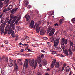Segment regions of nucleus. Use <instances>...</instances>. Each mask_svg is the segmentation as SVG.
<instances>
[{
    "instance_id": "obj_1",
    "label": "nucleus",
    "mask_w": 75,
    "mask_h": 75,
    "mask_svg": "<svg viewBox=\"0 0 75 75\" xmlns=\"http://www.w3.org/2000/svg\"><path fill=\"white\" fill-rule=\"evenodd\" d=\"M18 18V16H15L13 17L12 21H11V20L10 19L8 22V24L9 25L10 24V27H8L9 29L8 34H10L13 32V31L15 30V23L14 24H13L15 22V20H16Z\"/></svg>"
},
{
    "instance_id": "obj_2",
    "label": "nucleus",
    "mask_w": 75,
    "mask_h": 75,
    "mask_svg": "<svg viewBox=\"0 0 75 75\" xmlns=\"http://www.w3.org/2000/svg\"><path fill=\"white\" fill-rule=\"evenodd\" d=\"M29 64V65L31 66L32 68L34 67V69H35L37 67V62H35L34 63V60L33 59L30 62Z\"/></svg>"
},
{
    "instance_id": "obj_3",
    "label": "nucleus",
    "mask_w": 75,
    "mask_h": 75,
    "mask_svg": "<svg viewBox=\"0 0 75 75\" xmlns=\"http://www.w3.org/2000/svg\"><path fill=\"white\" fill-rule=\"evenodd\" d=\"M68 43V39H65L64 38H63L61 40V45L62 46L64 45V44L66 45Z\"/></svg>"
},
{
    "instance_id": "obj_4",
    "label": "nucleus",
    "mask_w": 75,
    "mask_h": 75,
    "mask_svg": "<svg viewBox=\"0 0 75 75\" xmlns=\"http://www.w3.org/2000/svg\"><path fill=\"white\" fill-rule=\"evenodd\" d=\"M39 23L37 25V24H35L34 26V28H35L36 27V30L37 31V33H39V31H40L41 28V27H39V26L40 25V22H39Z\"/></svg>"
},
{
    "instance_id": "obj_5",
    "label": "nucleus",
    "mask_w": 75,
    "mask_h": 75,
    "mask_svg": "<svg viewBox=\"0 0 75 75\" xmlns=\"http://www.w3.org/2000/svg\"><path fill=\"white\" fill-rule=\"evenodd\" d=\"M14 64V61L12 59H9V64L8 65L10 67H12Z\"/></svg>"
},
{
    "instance_id": "obj_6",
    "label": "nucleus",
    "mask_w": 75,
    "mask_h": 75,
    "mask_svg": "<svg viewBox=\"0 0 75 75\" xmlns=\"http://www.w3.org/2000/svg\"><path fill=\"white\" fill-rule=\"evenodd\" d=\"M54 45L55 47H57L58 45L59 44V39H56L54 42Z\"/></svg>"
},
{
    "instance_id": "obj_7",
    "label": "nucleus",
    "mask_w": 75,
    "mask_h": 75,
    "mask_svg": "<svg viewBox=\"0 0 75 75\" xmlns=\"http://www.w3.org/2000/svg\"><path fill=\"white\" fill-rule=\"evenodd\" d=\"M57 60H56V59H54L51 64V67L52 68H53L54 66H55V64Z\"/></svg>"
},
{
    "instance_id": "obj_8",
    "label": "nucleus",
    "mask_w": 75,
    "mask_h": 75,
    "mask_svg": "<svg viewBox=\"0 0 75 75\" xmlns=\"http://www.w3.org/2000/svg\"><path fill=\"white\" fill-rule=\"evenodd\" d=\"M24 67H25L26 68H27L28 67V59H26L25 62H24Z\"/></svg>"
},
{
    "instance_id": "obj_9",
    "label": "nucleus",
    "mask_w": 75,
    "mask_h": 75,
    "mask_svg": "<svg viewBox=\"0 0 75 75\" xmlns=\"http://www.w3.org/2000/svg\"><path fill=\"white\" fill-rule=\"evenodd\" d=\"M67 66V64L65 63L64 64V66L62 67V68L61 69L59 68V69L58 70V71H60L61 72H62L64 69H65V67H66Z\"/></svg>"
},
{
    "instance_id": "obj_10",
    "label": "nucleus",
    "mask_w": 75,
    "mask_h": 75,
    "mask_svg": "<svg viewBox=\"0 0 75 75\" xmlns=\"http://www.w3.org/2000/svg\"><path fill=\"white\" fill-rule=\"evenodd\" d=\"M41 56H39L37 57V59H36V61H38L39 64L41 63Z\"/></svg>"
},
{
    "instance_id": "obj_11",
    "label": "nucleus",
    "mask_w": 75,
    "mask_h": 75,
    "mask_svg": "<svg viewBox=\"0 0 75 75\" xmlns=\"http://www.w3.org/2000/svg\"><path fill=\"white\" fill-rule=\"evenodd\" d=\"M47 64V61L45 59H43L42 61V65L43 66H45Z\"/></svg>"
},
{
    "instance_id": "obj_12",
    "label": "nucleus",
    "mask_w": 75,
    "mask_h": 75,
    "mask_svg": "<svg viewBox=\"0 0 75 75\" xmlns=\"http://www.w3.org/2000/svg\"><path fill=\"white\" fill-rule=\"evenodd\" d=\"M34 26V20H32L31 21V22L29 25V27H30V28H33Z\"/></svg>"
},
{
    "instance_id": "obj_13",
    "label": "nucleus",
    "mask_w": 75,
    "mask_h": 75,
    "mask_svg": "<svg viewBox=\"0 0 75 75\" xmlns=\"http://www.w3.org/2000/svg\"><path fill=\"white\" fill-rule=\"evenodd\" d=\"M55 29H53L49 34V36H51L54 34L55 33Z\"/></svg>"
},
{
    "instance_id": "obj_14",
    "label": "nucleus",
    "mask_w": 75,
    "mask_h": 75,
    "mask_svg": "<svg viewBox=\"0 0 75 75\" xmlns=\"http://www.w3.org/2000/svg\"><path fill=\"white\" fill-rule=\"evenodd\" d=\"M45 33V30L42 28V29L41 30L40 32V34L41 35H44Z\"/></svg>"
},
{
    "instance_id": "obj_15",
    "label": "nucleus",
    "mask_w": 75,
    "mask_h": 75,
    "mask_svg": "<svg viewBox=\"0 0 75 75\" xmlns=\"http://www.w3.org/2000/svg\"><path fill=\"white\" fill-rule=\"evenodd\" d=\"M15 63V68L14 69L15 71H17L18 69V66H17V62L16 60L14 61Z\"/></svg>"
},
{
    "instance_id": "obj_16",
    "label": "nucleus",
    "mask_w": 75,
    "mask_h": 75,
    "mask_svg": "<svg viewBox=\"0 0 75 75\" xmlns=\"http://www.w3.org/2000/svg\"><path fill=\"white\" fill-rule=\"evenodd\" d=\"M22 60V59H19L17 60V62L18 64H19V65H22L23 64L21 61Z\"/></svg>"
},
{
    "instance_id": "obj_17",
    "label": "nucleus",
    "mask_w": 75,
    "mask_h": 75,
    "mask_svg": "<svg viewBox=\"0 0 75 75\" xmlns=\"http://www.w3.org/2000/svg\"><path fill=\"white\" fill-rule=\"evenodd\" d=\"M68 51L70 55L72 56V50H71V48H69Z\"/></svg>"
},
{
    "instance_id": "obj_18",
    "label": "nucleus",
    "mask_w": 75,
    "mask_h": 75,
    "mask_svg": "<svg viewBox=\"0 0 75 75\" xmlns=\"http://www.w3.org/2000/svg\"><path fill=\"white\" fill-rule=\"evenodd\" d=\"M9 2V0H5L4 2V3L5 4H6V5L5 6V7H7L8 6V3Z\"/></svg>"
},
{
    "instance_id": "obj_19",
    "label": "nucleus",
    "mask_w": 75,
    "mask_h": 75,
    "mask_svg": "<svg viewBox=\"0 0 75 75\" xmlns=\"http://www.w3.org/2000/svg\"><path fill=\"white\" fill-rule=\"evenodd\" d=\"M4 32V34H7V31H8V32L9 31V29H8V27L7 28H6Z\"/></svg>"
},
{
    "instance_id": "obj_20",
    "label": "nucleus",
    "mask_w": 75,
    "mask_h": 75,
    "mask_svg": "<svg viewBox=\"0 0 75 75\" xmlns=\"http://www.w3.org/2000/svg\"><path fill=\"white\" fill-rule=\"evenodd\" d=\"M13 8V6L11 5H9L8 6V11L11 10Z\"/></svg>"
},
{
    "instance_id": "obj_21",
    "label": "nucleus",
    "mask_w": 75,
    "mask_h": 75,
    "mask_svg": "<svg viewBox=\"0 0 75 75\" xmlns=\"http://www.w3.org/2000/svg\"><path fill=\"white\" fill-rule=\"evenodd\" d=\"M25 17L27 19V21H28L30 19V16L28 14H26L25 16Z\"/></svg>"
},
{
    "instance_id": "obj_22",
    "label": "nucleus",
    "mask_w": 75,
    "mask_h": 75,
    "mask_svg": "<svg viewBox=\"0 0 75 75\" xmlns=\"http://www.w3.org/2000/svg\"><path fill=\"white\" fill-rule=\"evenodd\" d=\"M55 67L56 68H59V62H57L55 64Z\"/></svg>"
},
{
    "instance_id": "obj_23",
    "label": "nucleus",
    "mask_w": 75,
    "mask_h": 75,
    "mask_svg": "<svg viewBox=\"0 0 75 75\" xmlns=\"http://www.w3.org/2000/svg\"><path fill=\"white\" fill-rule=\"evenodd\" d=\"M20 18H21V16H19L18 19L16 21L15 23H16V24H17L18 21H19V20H20Z\"/></svg>"
},
{
    "instance_id": "obj_24",
    "label": "nucleus",
    "mask_w": 75,
    "mask_h": 75,
    "mask_svg": "<svg viewBox=\"0 0 75 75\" xmlns=\"http://www.w3.org/2000/svg\"><path fill=\"white\" fill-rule=\"evenodd\" d=\"M66 70L67 72H69V66H67L66 67Z\"/></svg>"
},
{
    "instance_id": "obj_25",
    "label": "nucleus",
    "mask_w": 75,
    "mask_h": 75,
    "mask_svg": "<svg viewBox=\"0 0 75 75\" xmlns=\"http://www.w3.org/2000/svg\"><path fill=\"white\" fill-rule=\"evenodd\" d=\"M18 9V8H15L14 9H12L11 11L12 13H14V12H16V11H17V10Z\"/></svg>"
},
{
    "instance_id": "obj_26",
    "label": "nucleus",
    "mask_w": 75,
    "mask_h": 75,
    "mask_svg": "<svg viewBox=\"0 0 75 75\" xmlns=\"http://www.w3.org/2000/svg\"><path fill=\"white\" fill-rule=\"evenodd\" d=\"M51 30V28L50 27H49L48 28V30L47 32V34H48V33L50 32V31Z\"/></svg>"
},
{
    "instance_id": "obj_27",
    "label": "nucleus",
    "mask_w": 75,
    "mask_h": 75,
    "mask_svg": "<svg viewBox=\"0 0 75 75\" xmlns=\"http://www.w3.org/2000/svg\"><path fill=\"white\" fill-rule=\"evenodd\" d=\"M6 7H7L5 6V7H4L5 9H4V10H3V12L4 13L5 12H6V11H8V9L7 8H6Z\"/></svg>"
},
{
    "instance_id": "obj_28",
    "label": "nucleus",
    "mask_w": 75,
    "mask_h": 75,
    "mask_svg": "<svg viewBox=\"0 0 75 75\" xmlns=\"http://www.w3.org/2000/svg\"><path fill=\"white\" fill-rule=\"evenodd\" d=\"M64 54L66 56H68V52L67 50H65L64 52Z\"/></svg>"
},
{
    "instance_id": "obj_29",
    "label": "nucleus",
    "mask_w": 75,
    "mask_h": 75,
    "mask_svg": "<svg viewBox=\"0 0 75 75\" xmlns=\"http://www.w3.org/2000/svg\"><path fill=\"white\" fill-rule=\"evenodd\" d=\"M24 2H25L24 4L25 6H26L29 3H28V1H25Z\"/></svg>"
},
{
    "instance_id": "obj_30",
    "label": "nucleus",
    "mask_w": 75,
    "mask_h": 75,
    "mask_svg": "<svg viewBox=\"0 0 75 75\" xmlns=\"http://www.w3.org/2000/svg\"><path fill=\"white\" fill-rule=\"evenodd\" d=\"M25 73H24V69H23L22 70V72L21 73V75H24Z\"/></svg>"
},
{
    "instance_id": "obj_31",
    "label": "nucleus",
    "mask_w": 75,
    "mask_h": 75,
    "mask_svg": "<svg viewBox=\"0 0 75 75\" xmlns=\"http://www.w3.org/2000/svg\"><path fill=\"white\" fill-rule=\"evenodd\" d=\"M54 11H50V12L49 13V15H52V16H53V15H54Z\"/></svg>"
},
{
    "instance_id": "obj_32",
    "label": "nucleus",
    "mask_w": 75,
    "mask_h": 75,
    "mask_svg": "<svg viewBox=\"0 0 75 75\" xmlns=\"http://www.w3.org/2000/svg\"><path fill=\"white\" fill-rule=\"evenodd\" d=\"M72 45H73V42L70 41V48H71V47H72Z\"/></svg>"
},
{
    "instance_id": "obj_33",
    "label": "nucleus",
    "mask_w": 75,
    "mask_h": 75,
    "mask_svg": "<svg viewBox=\"0 0 75 75\" xmlns=\"http://www.w3.org/2000/svg\"><path fill=\"white\" fill-rule=\"evenodd\" d=\"M50 41L51 42H54V39L52 38H51L50 39Z\"/></svg>"
},
{
    "instance_id": "obj_34",
    "label": "nucleus",
    "mask_w": 75,
    "mask_h": 75,
    "mask_svg": "<svg viewBox=\"0 0 75 75\" xmlns=\"http://www.w3.org/2000/svg\"><path fill=\"white\" fill-rule=\"evenodd\" d=\"M16 28L18 31H20L21 30V28L20 26H16Z\"/></svg>"
},
{
    "instance_id": "obj_35",
    "label": "nucleus",
    "mask_w": 75,
    "mask_h": 75,
    "mask_svg": "<svg viewBox=\"0 0 75 75\" xmlns=\"http://www.w3.org/2000/svg\"><path fill=\"white\" fill-rule=\"evenodd\" d=\"M10 17V19L12 20L13 18V14H11Z\"/></svg>"
},
{
    "instance_id": "obj_36",
    "label": "nucleus",
    "mask_w": 75,
    "mask_h": 75,
    "mask_svg": "<svg viewBox=\"0 0 75 75\" xmlns=\"http://www.w3.org/2000/svg\"><path fill=\"white\" fill-rule=\"evenodd\" d=\"M63 19H61L60 20L59 23V25H60L61 24H62V21Z\"/></svg>"
},
{
    "instance_id": "obj_37",
    "label": "nucleus",
    "mask_w": 75,
    "mask_h": 75,
    "mask_svg": "<svg viewBox=\"0 0 75 75\" xmlns=\"http://www.w3.org/2000/svg\"><path fill=\"white\" fill-rule=\"evenodd\" d=\"M65 46H61V47L63 50V51H65Z\"/></svg>"
},
{
    "instance_id": "obj_38",
    "label": "nucleus",
    "mask_w": 75,
    "mask_h": 75,
    "mask_svg": "<svg viewBox=\"0 0 75 75\" xmlns=\"http://www.w3.org/2000/svg\"><path fill=\"white\" fill-rule=\"evenodd\" d=\"M9 19H6L5 20V21L6 23H7L8 21V20Z\"/></svg>"
},
{
    "instance_id": "obj_39",
    "label": "nucleus",
    "mask_w": 75,
    "mask_h": 75,
    "mask_svg": "<svg viewBox=\"0 0 75 75\" xmlns=\"http://www.w3.org/2000/svg\"><path fill=\"white\" fill-rule=\"evenodd\" d=\"M58 51H59V52H60L62 51V49L61 48H60V47H59L58 48Z\"/></svg>"
},
{
    "instance_id": "obj_40",
    "label": "nucleus",
    "mask_w": 75,
    "mask_h": 75,
    "mask_svg": "<svg viewBox=\"0 0 75 75\" xmlns=\"http://www.w3.org/2000/svg\"><path fill=\"white\" fill-rule=\"evenodd\" d=\"M72 21L73 22V23H75V18L72 19Z\"/></svg>"
},
{
    "instance_id": "obj_41",
    "label": "nucleus",
    "mask_w": 75,
    "mask_h": 75,
    "mask_svg": "<svg viewBox=\"0 0 75 75\" xmlns=\"http://www.w3.org/2000/svg\"><path fill=\"white\" fill-rule=\"evenodd\" d=\"M1 34L4 33V29H2L1 30Z\"/></svg>"
},
{
    "instance_id": "obj_42",
    "label": "nucleus",
    "mask_w": 75,
    "mask_h": 75,
    "mask_svg": "<svg viewBox=\"0 0 75 75\" xmlns=\"http://www.w3.org/2000/svg\"><path fill=\"white\" fill-rule=\"evenodd\" d=\"M25 38L26 40H29V37L27 36L25 37Z\"/></svg>"
},
{
    "instance_id": "obj_43",
    "label": "nucleus",
    "mask_w": 75,
    "mask_h": 75,
    "mask_svg": "<svg viewBox=\"0 0 75 75\" xmlns=\"http://www.w3.org/2000/svg\"><path fill=\"white\" fill-rule=\"evenodd\" d=\"M56 47L57 46H55L54 47V50H57L58 49V47Z\"/></svg>"
},
{
    "instance_id": "obj_44",
    "label": "nucleus",
    "mask_w": 75,
    "mask_h": 75,
    "mask_svg": "<svg viewBox=\"0 0 75 75\" xmlns=\"http://www.w3.org/2000/svg\"><path fill=\"white\" fill-rule=\"evenodd\" d=\"M43 39L45 40H48V38L47 37H44L43 38Z\"/></svg>"
},
{
    "instance_id": "obj_45",
    "label": "nucleus",
    "mask_w": 75,
    "mask_h": 75,
    "mask_svg": "<svg viewBox=\"0 0 75 75\" xmlns=\"http://www.w3.org/2000/svg\"><path fill=\"white\" fill-rule=\"evenodd\" d=\"M18 35H17L16 36V38L15 39V41H17V40H18Z\"/></svg>"
},
{
    "instance_id": "obj_46",
    "label": "nucleus",
    "mask_w": 75,
    "mask_h": 75,
    "mask_svg": "<svg viewBox=\"0 0 75 75\" xmlns=\"http://www.w3.org/2000/svg\"><path fill=\"white\" fill-rule=\"evenodd\" d=\"M5 43L6 44H8V41H6L5 42Z\"/></svg>"
},
{
    "instance_id": "obj_47",
    "label": "nucleus",
    "mask_w": 75,
    "mask_h": 75,
    "mask_svg": "<svg viewBox=\"0 0 75 75\" xmlns=\"http://www.w3.org/2000/svg\"><path fill=\"white\" fill-rule=\"evenodd\" d=\"M28 45V44H26L25 43L22 44V45L23 46H27Z\"/></svg>"
},
{
    "instance_id": "obj_48",
    "label": "nucleus",
    "mask_w": 75,
    "mask_h": 75,
    "mask_svg": "<svg viewBox=\"0 0 75 75\" xmlns=\"http://www.w3.org/2000/svg\"><path fill=\"white\" fill-rule=\"evenodd\" d=\"M8 58H6L5 59V61H6V62H7V61H8Z\"/></svg>"
},
{
    "instance_id": "obj_49",
    "label": "nucleus",
    "mask_w": 75,
    "mask_h": 75,
    "mask_svg": "<svg viewBox=\"0 0 75 75\" xmlns=\"http://www.w3.org/2000/svg\"><path fill=\"white\" fill-rule=\"evenodd\" d=\"M31 5H29L28 7V9H30L31 8Z\"/></svg>"
},
{
    "instance_id": "obj_50",
    "label": "nucleus",
    "mask_w": 75,
    "mask_h": 75,
    "mask_svg": "<svg viewBox=\"0 0 75 75\" xmlns=\"http://www.w3.org/2000/svg\"><path fill=\"white\" fill-rule=\"evenodd\" d=\"M20 51L21 52H23V51H24V50L23 49H21L20 50Z\"/></svg>"
},
{
    "instance_id": "obj_51",
    "label": "nucleus",
    "mask_w": 75,
    "mask_h": 75,
    "mask_svg": "<svg viewBox=\"0 0 75 75\" xmlns=\"http://www.w3.org/2000/svg\"><path fill=\"white\" fill-rule=\"evenodd\" d=\"M60 57H62V58H64V57H65V56H64L62 54H61Z\"/></svg>"
},
{
    "instance_id": "obj_52",
    "label": "nucleus",
    "mask_w": 75,
    "mask_h": 75,
    "mask_svg": "<svg viewBox=\"0 0 75 75\" xmlns=\"http://www.w3.org/2000/svg\"><path fill=\"white\" fill-rule=\"evenodd\" d=\"M3 19H1L0 23L1 24L3 23Z\"/></svg>"
},
{
    "instance_id": "obj_53",
    "label": "nucleus",
    "mask_w": 75,
    "mask_h": 75,
    "mask_svg": "<svg viewBox=\"0 0 75 75\" xmlns=\"http://www.w3.org/2000/svg\"><path fill=\"white\" fill-rule=\"evenodd\" d=\"M47 44L48 45H49V46H50L51 45V44L50 42H48Z\"/></svg>"
},
{
    "instance_id": "obj_54",
    "label": "nucleus",
    "mask_w": 75,
    "mask_h": 75,
    "mask_svg": "<svg viewBox=\"0 0 75 75\" xmlns=\"http://www.w3.org/2000/svg\"><path fill=\"white\" fill-rule=\"evenodd\" d=\"M58 24H57V23L54 25V26H58Z\"/></svg>"
},
{
    "instance_id": "obj_55",
    "label": "nucleus",
    "mask_w": 75,
    "mask_h": 75,
    "mask_svg": "<svg viewBox=\"0 0 75 75\" xmlns=\"http://www.w3.org/2000/svg\"><path fill=\"white\" fill-rule=\"evenodd\" d=\"M2 16H3V14H1L0 15V18H1L2 17Z\"/></svg>"
},
{
    "instance_id": "obj_56",
    "label": "nucleus",
    "mask_w": 75,
    "mask_h": 75,
    "mask_svg": "<svg viewBox=\"0 0 75 75\" xmlns=\"http://www.w3.org/2000/svg\"><path fill=\"white\" fill-rule=\"evenodd\" d=\"M3 4L2 2H0V5H3Z\"/></svg>"
},
{
    "instance_id": "obj_57",
    "label": "nucleus",
    "mask_w": 75,
    "mask_h": 75,
    "mask_svg": "<svg viewBox=\"0 0 75 75\" xmlns=\"http://www.w3.org/2000/svg\"><path fill=\"white\" fill-rule=\"evenodd\" d=\"M44 55L42 54L41 55V57L42 58H44Z\"/></svg>"
},
{
    "instance_id": "obj_58",
    "label": "nucleus",
    "mask_w": 75,
    "mask_h": 75,
    "mask_svg": "<svg viewBox=\"0 0 75 75\" xmlns=\"http://www.w3.org/2000/svg\"><path fill=\"white\" fill-rule=\"evenodd\" d=\"M28 51H31V49H28Z\"/></svg>"
},
{
    "instance_id": "obj_59",
    "label": "nucleus",
    "mask_w": 75,
    "mask_h": 75,
    "mask_svg": "<svg viewBox=\"0 0 75 75\" xmlns=\"http://www.w3.org/2000/svg\"><path fill=\"white\" fill-rule=\"evenodd\" d=\"M14 32H13V33H12L11 34V35H14Z\"/></svg>"
},
{
    "instance_id": "obj_60",
    "label": "nucleus",
    "mask_w": 75,
    "mask_h": 75,
    "mask_svg": "<svg viewBox=\"0 0 75 75\" xmlns=\"http://www.w3.org/2000/svg\"><path fill=\"white\" fill-rule=\"evenodd\" d=\"M2 7H3V5H0V8H1Z\"/></svg>"
},
{
    "instance_id": "obj_61",
    "label": "nucleus",
    "mask_w": 75,
    "mask_h": 75,
    "mask_svg": "<svg viewBox=\"0 0 75 75\" xmlns=\"http://www.w3.org/2000/svg\"><path fill=\"white\" fill-rule=\"evenodd\" d=\"M41 51L43 53H44V52H45V51L44 50H41Z\"/></svg>"
},
{
    "instance_id": "obj_62",
    "label": "nucleus",
    "mask_w": 75,
    "mask_h": 75,
    "mask_svg": "<svg viewBox=\"0 0 75 75\" xmlns=\"http://www.w3.org/2000/svg\"><path fill=\"white\" fill-rule=\"evenodd\" d=\"M56 53V52H52V54H55Z\"/></svg>"
},
{
    "instance_id": "obj_63",
    "label": "nucleus",
    "mask_w": 75,
    "mask_h": 75,
    "mask_svg": "<svg viewBox=\"0 0 75 75\" xmlns=\"http://www.w3.org/2000/svg\"><path fill=\"white\" fill-rule=\"evenodd\" d=\"M12 37H15V36H14V35H12Z\"/></svg>"
},
{
    "instance_id": "obj_64",
    "label": "nucleus",
    "mask_w": 75,
    "mask_h": 75,
    "mask_svg": "<svg viewBox=\"0 0 75 75\" xmlns=\"http://www.w3.org/2000/svg\"><path fill=\"white\" fill-rule=\"evenodd\" d=\"M45 75H48V73H46L45 74Z\"/></svg>"
}]
</instances>
